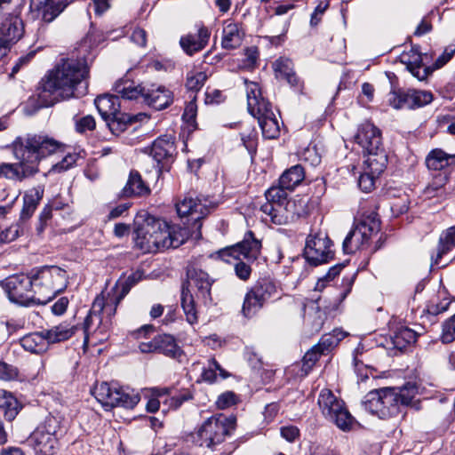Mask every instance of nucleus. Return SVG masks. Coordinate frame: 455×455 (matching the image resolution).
<instances>
[{"label": "nucleus", "mask_w": 455, "mask_h": 455, "mask_svg": "<svg viewBox=\"0 0 455 455\" xmlns=\"http://www.w3.org/2000/svg\"><path fill=\"white\" fill-rule=\"evenodd\" d=\"M18 163L0 164V178L21 181L38 172V164L45 157L65 151V144L39 134L18 136L9 146Z\"/></svg>", "instance_id": "nucleus-1"}, {"label": "nucleus", "mask_w": 455, "mask_h": 455, "mask_svg": "<svg viewBox=\"0 0 455 455\" xmlns=\"http://www.w3.org/2000/svg\"><path fill=\"white\" fill-rule=\"evenodd\" d=\"M88 74L89 68L84 59H61L46 75L44 92L57 100L78 98L83 94L78 86Z\"/></svg>", "instance_id": "nucleus-2"}, {"label": "nucleus", "mask_w": 455, "mask_h": 455, "mask_svg": "<svg viewBox=\"0 0 455 455\" xmlns=\"http://www.w3.org/2000/svg\"><path fill=\"white\" fill-rule=\"evenodd\" d=\"M188 232L179 226L148 218L137 230L136 243L147 252H156L169 248H178L187 240Z\"/></svg>", "instance_id": "nucleus-3"}, {"label": "nucleus", "mask_w": 455, "mask_h": 455, "mask_svg": "<svg viewBox=\"0 0 455 455\" xmlns=\"http://www.w3.org/2000/svg\"><path fill=\"white\" fill-rule=\"evenodd\" d=\"M116 308L105 306L103 299H96L83 323L84 334V346L90 343L97 345L108 338V331L112 324L110 315L115 314Z\"/></svg>", "instance_id": "nucleus-4"}, {"label": "nucleus", "mask_w": 455, "mask_h": 455, "mask_svg": "<svg viewBox=\"0 0 455 455\" xmlns=\"http://www.w3.org/2000/svg\"><path fill=\"white\" fill-rule=\"evenodd\" d=\"M29 273L36 297L44 299L45 304L67 287V272L57 266H44Z\"/></svg>", "instance_id": "nucleus-5"}, {"label": "nucleus", "mask_w": 455, "mask_h": 455, "mask_svg": "<svg viewBox=\"0 0 455 455\" xmlns=\"http://www.w3.org/2000/svg\"><path fill=\"white\" fill-rule=\"evenodd\" d=\"M236 427L234 415L226 416L222 413L207 419L197 431L199 445L212 447L222 443L227 435H230Z\"/></svg>", "instance_id": "nucleus-6"}, {"label": "nucleus", "mask_w": 455, "mask_h": 455, "mask_svg": "<svg viewBox=\"0 0 455 455\" xmlns=\"http://www.w3.org/2000/svg\"><path fill=\"white\" fill-rule=\"evenodd\" d=\"M30 273L16 274L4 281V289L9 299L20 306L45 305V299L36 297Z\"/></svg>", "instance_id": "nucleus-7"}, {"label": "nucleus", "mask_w": 455, "mask_h": 455, "mask_svg": "<svg viewBox=\"0 0 455 455\" xmlns=\"http://www.w3.org/2000/svg\"><path fill=\"white\" fill-rule=\"evenodd\" d=\"M318 405L323 416L343 431L352 429L355 420L345 406L330 389H323L318 396Z\"/></svg>", "instance_id": "nucleus-8"}, {"label": "nucleus", "mask_w": 455, "mask_h": 455, "mask_svg": "<svg viewBox=\"0 0 455 455\" xmlns=\"http://www.w3.org/2000/svg\"><path fill=\"white\" fill-rule=\"evenodd\" d=\"M399 395L396 389L385 387L369 392L363 402L366 411L377 415L380 419L396 416L399 413Z\"/></svg>", "instance_id": "nucleus-9"}, {"label": "nucleus", "mask_w": 455, "mask_h": 455, "mask_svg": "<svg viewBox=\"0 0 455 455\" xmlns=\"http://www.w3.org/2000/svg\"><path fill=\"white\" fill-rule=\"evenodd\" d=\"M281 291L275 283L269 279L259 280L246 293L242 312L251 317L270 299H279Z\"/></svg>", "instance_id": "nucleus-10"}, {"label": "nucleus", "mask_w": 455, "mask_h": 455, "mask_svg": "<svg viewBox=\"0 0 455 455\" xmlns=\"http://www.w3.org/2000/svg\"><path fill=\"white\" fill-rule=\"evenodd\" d=\"M93 395L106 410L117 406L133 409L140 400L138 394L128 393L116 383L102 382L95 387Z\"/></svg>", "instance_id": "nucleus-11"}, {"label": "nucleus", "mask_w": 455, "mask_h": 455, "mask_svg": "<svg viewBox=\"0 0 455 455\" xmlns=\"http://www.w3.org/2000/svg\"><path fill=\"white\" fill-rule=\"evenodd\" d=\"M58 420L50 417L45 419L29 438L36 455H59L60 443L57 437Z\"/></svg>", "instance_id": "nucleus-12"}, {"label": "nucleus", "mask_w": 455, "mask_h": 455, "mask_svg": "<svg viewBox=\"0 0 455 455\" xmlns=\"http://www.w3.org/2000/svg\"><path fill=\"white\" fill-rule=\"evenodd\" d=\"M331 241L325 234H311L306 241L304 249L305 259L314 266L326 263L334 255L333 251L331 249Z\"/></svg>", "instance_id": "nucleus-13"}, {"label": "nucleus", "mask_w": 455, "mask_h": 455, "mask_svg": "<svg viewBox=\"0 0 455 455\" xmlns=\"http://www.w3.org/2000/svg\"><path fill=\"white\" fill-rule=\"evenodd\" d=\"M260 249V241L254 237L251 231H248L243 241L233 246L220 250L219 255L227 262H230L231 258L235 260L240 259L241 256L248 261H254L259 257Z\"/></svg>", "instance_id": "nucleus-14"}, {"label": "nucleus", "mask_w": 455, "mask_h": 455, "mask_svg": "<svg viewBox=\"0 0 455 455\" xmlns=\"http://www.w3.org/2000/svg\"><path fill=\"white\" fill-rule=\"evenodd\" d=\"M215 207L207 197L188 194L176 204L177 212L180 217L191 216L197 222L206 217Z\"/></svg>", "instance_id": "nucleus-15"}, {"label": "nucleus", "mask_w": 455, "mask_h": 455, "mask_svg": "<svg viewBox=\"0 0 455 455\" xmlns=\"http://www.w3.org/2000/svg\"><path fill=\"white\" fill-rule=\"evenodd\" d=\"M24 34V25L18 14L0 12V44L9 51Z\"/></svg>", "instance_id": "nucleus-16"}, {"label": "nucleus", "mask_w": 455, "mask_h": 455, "mask_svg": "<svg viewBox=\"0 0 455 455\" xmlns=\"http://www.w3.org/2000/svg\"><path fill=\"white\" fill-rule=\"evenodd\" d=\"M247 109L257 120L274 113L271 103L261 93L259 84L245 80Z\"/></svg>", "instance_id": "nucleus-17"}, {"label": "nucleus", "mask_w": 455, "mask_h": 455, "mask_svg": "<svg viewBox=\"0 0 455 455\" xmlns=\"http://www.w3.org/2000/svg\"><path fill=\"white\" fill-rule=\"evenodd\" d=\"M71 3V0H31L30 9L45 22L55 20Z\"/></svg>", "instance_id": "nucleus-18"}, {"label": "nucleus", "mask_w": 455, "mask_h": 455, "mask_svg": "<svg viewBox=\"0 0 455 455\" xmlns=\"http://www.w3.org/2000/svg\"><path fill=\"white\" fill-rule=\"evenodd\" d=\"M173 101V93L164 86L154 84L146 86L143 102L148 106L162 110L169 107Z\"/></svg>", "instance_id": "nucleus-19"}, {"label": "nucleus", "mask_w": 455, "mask_h": 455, "mask_svg": "<svg viewBox=\"0 0 455 455\" xmlns=\"http://www.w3.org/2000/svg\"><path fill=\"white\" fill-rule=\"evenodd\" d=\"M355 141L364 152L377 150L381 147V134L372 124L364 123L358 128V132L355 135Z\"/></svg>", "instance_id": "nucleus-20"}, {"label": "nucleus", "mask_w": 455, "mask_h": 455, "mask_svg": "<svg viewBox=\"0 0 455 455\" xmlns=\"http://www.w3.org/2000/svg\"><path fill=\"white\" fill-rule=\"evenodd\" d=\"M188 277L189 284L196 288V298L202 299L205 305L211 303L212 281L210 279L209 275L201 269H188Z\"/></svg>", "instance_id": "nucleus-21"}, {"label": "nucleus", "mask_w": 455, "mask_h": 455, "mask_svg": "<svg viewBox=\"0 0 455 455\" xmlns=\"http://www.w3.org/2000/svg\"><path fill=\"white\" fill-rule=\"evenodd\" d=\"M244 31L238 23L229 20L224 21L222 28L221 46L226 50H234L241 46Z\"/></svg>", "instance_id": "nucleus-22"}, {"label": "nucleus", "mask_w": 455, "mask_h": 455, "mask_svg": "<svg viewBox=\"0 0 455 455\" xmlns=\"http://www.w3.org/2000/svg\"><path fill=\"white\" fill-rule=\"evenodd\" d=\"M292 208L293 204H286L285 206H281V204L267 200V203L261 205L260 210L270 218L273 223L283 225L293 219Z\"/></svg>", "instance_id": "nucleus-23"}, {"label": "nucleus", "mask_w": 455, "mask_h": 455, "mask_svg": "<svg viewBox=\"0 0 455 455\" xmlns=\"http://www.w3.org/2000/svg\"><path fill=\"white\" fill-rule=\"evenodd\" d=\"M210 35L208 28L202 27L198 29L197 33L182 36L180 40V44L187 54L193 55L206 46Z\"/></svg>", "instance_id": "nucleus-24"}, {"label": "nucleus", "mask_w": 455, "mask_h": 455, "mask_svg": "<svg viewBox=\"0 0 455 455\" xmlns=\"http://www.w3.org/2000/svg\"><path fill=\"white\" fill-rule=\"evenodd\" d=\"M44 189L41 186L27 190L23 196V206L20 213L19 221L24 224L36 212L39 203L43 199Z\"/></svg>", "instance_id": "nucleus-25"}, {"label": "nucleus", "mask_w": 455, "mask_h": 455, "mask_svg": "<svg viewBox=\"0 0 455 455\" xmlns=\"http://www.w3.org/2000/svg\"><path fill=\"white\" fill-rule=\"evenodd\" d=\"M95 106L104 121L120 116V100L117 95L106 94L98 96L94 100Z\"/></svg>", "instance_id": "nucleus-26"}, {"label": "nucleus", "mask_w": 455, "mask_h": 455, "mask_svg": "<svg viewBox=\"0 0 455 455\" xmlns=\"http://www.w3.org/2000/svg\"><path fill=\"white\" fill-rule=\"evenodd\" d=\"M146 85L135 84L129 79H120L114 85V91L124 100H137L144 97Z\"/></svg>", "instance_id": "nucleus-27"}, {"label": "nucleus", "mask_w": 455, "mask_h": 455, "mask_svg": "<svg viewBox=\"0 0 455 455\" xmlns=\"http://www.w3.org/2000/svg\"><path fill=\"white\" fill-rule=\"evenodd\" d=\"M174 151L175 146L172 138L169 135H164L153 142L150 155L157 163H161L172 157Z\"/></svg>", "instance_id": "nucleus-28"}, {"label": "nucleus", "mask_w": 455, "mask_h": 455, "mask_svg": "<svg viewBox=\"0 0 455 455\" xmlns=\"http://www.w3.org/2000/svg\"><path fill=\"white\" fill-rule=\"evenodd\" d=\"M363 161L364 169L375 175H379L385 170L387 163V156L384 149L379 147L377 150L365 152Z\"/></svg>", "instance_id": "nucleus-29"}, {"label": "nucleus", "mask_w": 455, "mask_h": 455, "mask_svg": "<svg viewBox=\"0 0 455 455\" xmlns=\"http://www.w3.org/2000/svg\"><path fill=\"white\" fill-rule=\"evenodd\" d=\"M273 68L277 78L286 80L293 87L299 85V79L293 70V63L290 59L280 57L274 62Z\"/></svg>", "instance_id": "nucleus-30"}, {"label": "nucleus", "mask_w": 455, "mask_h": 455, "mask_svg": "<svg viewBox=\"0 0 455 455\" xmlns=\"http://www.w3.org/2000/svg\"><path fill=\"white\" fill-rule=\"evenodd\" d=\"M77 329L76 325H70L67 322H63L51 329L43 330V333H44L48 344H53L70 339Z\"/></svg>", "instance_id": "nucleus-31"}, {"label": "nucleus", "mask_w": 455, "mask_h": 455, "mask_svg": "<svg viewBox=\"0 0 455 455\" xmlns=\"http://www.w3.org/2000/svg\"><path fill=\"white\" fill-rule=\"evenodd\" d=\"M20 346L30 353L41 354L47 350L48 342L43 331L25 335L20 339Z\"/></svg>", "instance_id": "nucleus-32"}, {"label": "nucleus", "mask_w": 455, "mask_h": 455, "mask_svg": "<svg viewBox=\"0 0 455 455\" xmlns=\"http://www.w3.org/2000/svg\"><path fill=\"white\" fill-rule=\"evenodd\" d=\"M428 169L439 171L455 164V154H447L443 149L435 148L429 152L426 158Z\"/></svg>", "instance_id": "nucleus-33"}, {"label": "nucleus", "mask_w": 455, "mask_h": 455, "mask_svg": "<svg viewBox=\"0 0 455 455\" xmlns=\"http://www.w3.org/2000/svg\"><path fill=\"white\" fill-rule=\"evenodd\" d=\"M401 61L406 65L407 68L419 80L426 79L429 74L428 68H422L421 54L411 51V53H403L401 56Z\"/></svg>", "instance_id": "nucleus-34"}, {"label": "nucleus", "mask_w": 455, "mask_h": 455, "mask_svg": "<svg viewBox=\"0 0 455 455\" xmlns=\"http://www.w3.org/2000/svg\"><path fill=\"white\" fill-rule=\"evenodd\" d=\"M123 192L125 196H142L148 195L150 193V189L145 184L140 174L137 171H131L129 179Z\"/></svg>", "instance_id": "nucleus-35"}, {"label": "nucleus", "mask_w": 455, "mask_h": 455, "mask_svg": "<svg viewBox=\"0 0 455 455\" xmlns=\"http://www.w3.org/2000/svg\"><path fill=\"white\" fill-rule=\"evenodd\" d=\"M20 409V405L12 393L0 389V410L3 411L4 418L9 421L13 420Z\"/></svg>", "instance_id": "nucleus-36"}, {"label": "nucleus", "mask_w": 455, "mask_h": 455, "mask_svg": "<svg viewBox=\"0 0 455 455\" xmlns=\"http://www.w3.org/2000/svg\"><path fill=\"white\" fill-rule=\"evenodd\" d=\"M305 178L304 169L297 164L286 170L279 179V184L289 191L294 189Z\"/></svg>", "instance_id": "nucleus-37"}, {"label": "nucleus", "mask_w": 455, "mask_h": 455, "mask_svg": "<svg viewBox=\"0 0 455 455\" xmlns=\"http://www.w3.org/2000/svg\"><path fill=\"white\" fill-rule=\"evenodd\" d=\"M355 228L357 230H360V233L365 237V241L369 242L373 235L379 233L380 221L377 213L371 212L369 215L363 216Z\"/></svg>", "instance_id": "nucleus-38"}, {"label": "nucleus", "mask_w": 455, "mask_h": 455, "mask_svg": "<svg viewBox=\"0 0 455 455\" xmlns=\"http://www.w3.org/2000/svg\"><path fill=\"white\" fill-rule=\"evenodd\" d=\"M158 353H162L174 359H180L182 355L181 348L177 345L175 339L171 335H158Z\"/></svg>", "instance_id": "nucleus-39"}, {"label": "nucleus", "mask_w": 455, "mask_h": 455, "mask_svg": "<svg viewBox=\"0 0 455 455\" xmlns=\"http://www.w3.org/2000/svg\"><path fill=\"white\" fill-rule=\"evenodd\" d=\"M455 247V226L449 228L439 239L438 250L435 259H434L433 265H439L440 259L443 255L450 251Z\"/></svg>", "instance_id": "nucleus-40"}, {"label": "nucleus", "mask_w": 455, "mask_h": 455, "mask_svg": "<svg viewBox=\"0 0 455 455\" xmlns=\"http://www.w3.org/2000/svg\"><path fill=\"white\" fill-rule=\"evenodd\" d=\"M258 123L264 138L272 140L279 136L280 127L275 113L258 119Z\"/></svg>", "instance_id": "nucleus-41"}, {"label": "nucleus", "mask_w": 455, "mask_h": 455, "mask_svg": "<svg viewBox=\"0 0 455 455\" xmlns=\"http://www.w3.org/2000/svg\"><path fill=\"white\" fill-rule=\"evenodd\" d=\"M368 242L365 237L357 230L356 228L350 230L343 242V251L345 253H353L355 251L362 249Z\"/></svg>", "instance_id": "nucleus-42"}, {"label": "nucleus", "mask_w": 455, "mask_h": 455, "mask_svg": "<svg viewBox=\"0 0 455 455\" xmlns=\"http://www.w3.org/2000/svg\"><path fill=\"white\" fill-rule=\"evenodd\" d=\"M181 307L186 315L187 321L190 324L197 323V310L193 295L184 287L181 293Z\"/></svg>", "instance_id": "nucleus-43"}, {"label": "nucleus", "mask_w": 455, "mask_h": 455, "mask_svg": "<svg viewBox=\"0 0 455 455\" xmlns=\"http://www.w3.org/2000/svg\"><path fill=\"white\" fill-rule=\"evenodd\" d=\"M416 332L409 328H401L392 338L394 347L399 350H403L408 345L416 342Z\"/></svg>", "instance_id": "nucleus-44"}, {"label": "nucleus", "mask_w": 455, "mask_h": 455, "mask_svg": "<svg viewBox=\"0 0 455 455\" xmlns=\"http://www.w3.org/2000/svg\"><path fill=\"white\" fill-rule=\"evenodd\" d=\"M25 231V226L19 220L9 227L3 228L0 227V244L8 243L22 235Z\"/></svg>", "instance_id": "nucleus-45"}, {"label": "nucleus", "mask_w": 455, "mask_h": 455, "mask_svg": "<svg viewBox=\"0 0 455 455\" xmlns=\"http://www.w3.org/2000/svg\"><path fill=\"white\" fill-rule=\"evenodd\" d=\"M389 104L396 109L408 108L411 109V94L410 89L398 90L390 92L388 98Z\"/></svg>", "instance_id": "nucleus-46"}, {"label": "nucleus", "mask_w": 455, "mask_h": 455, "mask_svg": "<svg viewBox=\"0 0 455 455\" xmlns=\"http://www.w3.org/2000/svg\"><path fill=\"white\" fill-rule=\"evenodd\" d=\"M287 188H284L278 184V186H273L266 192V199L270 202H274L276 204H281V206H285L286 204H293L294 202H291L287 200Z\"/></svg>", "instance_id": "nucleus-47"}, {"label": "nucleus", "mask_w": 455, "mask_h": 455, "mask_svg": "<svg viewBox=\"0 0 455 455\" xmlns=\"http://www.w3.org/2000/svg\"><path fill=\"white\" fill-rule=\"evenodd\" d=\"M411 94V109L422 108L433 100V94L428 91H421L410 89Z\"/></svg>", "instance_id": "nucleus-48"}, {"label": "nucleus", "mask_w": 455, "mask_h": 455, "mask_svg": "<svg viewBox=\"0 0 455 455\" xmlns=\"http://www.w3.org/2000/svg\"><path fill=\"white\" fill-rule=\"evenodd\" d=\"M207 80V75L203 71H190L187 75L186 86L191 92H198Z\"/></svg>", "instance_id": "nucleus-49"}, {"label": "nucleus", "mask_w": 455, "mask_h": 455, "mask_svg": "<svg viewBox=\"0 0 455 455\" xmlns=\"http://www.w3.org/2000/svg\"><path fill=\"white\" fill-rule=\"evenodd\" d=\"M217 371H220V375L222 378L227 377L226 371L220 367L219 363L214 358H212L209 360L207 368H204L202 372V379L209 383L214 382L217 379Z\"/></svg>", "instance_id": "nucleus-50"}, {"label": "nucleus", "mask_w": 455, "mask_h": 455, "mask_svg": "<svg viewBox=\"0 0 455 455\" xmlns=\"http://www.w3.org/2000/svg\"><path fill=\"white\" fill-rule=\"evenodd\" d=\"M416 394L417 387L411 383H407L398 391L396 390V395H399V398L397 399L399 406L411 404Z\"/></svg>", "instance_id": "nucleus-51"}, {"label": "nucleus", "mask_w": 455, "mask_h": 455, "mask_svg": "<svg viewBox=\"0 0 455 455\" xmlns=\"http://www.w3.org/2000/svg\"><path fill=\"white\" fill-rule=\"evenodd\" d=\"M451 302L448 299H443L440 300L438 298H434L429 300L427 306V312L433 315H437L446 311Z\"/></svg>", "instance_id": "nucleus-52"}, {"label": "nucleus", "mask_w": 455, "mask_h": 455, "mask_svg": "<svg viewBox=\"0 0 455 455\" xmlns=\"http://www.w3.org/2000/svg\"><path fill=\"white\" fill-rule=\"evenodd\" d=\"M379 175L363 170L358 180V186L363 192H371L375 187V181Z\"/></svg>", "instance_id": "nucleus-53"}, {"label": "nucleus", "mask_w": 455, "mask_h": 455, "mask_svg": "<svg viewBox=\"0 0 455 455\" xmlns=\"http://www.w3.org/2000/svg\"><path fill=\"white\" fill-rule=\"evenodd\" d=\"M441 339L445 344L455 340V315L443 323Z\"/></svg>", "instance_id": "nucleus-54"}, {"label": "nucleus", "mask_w": 455, "mask_h": 455, "mask_svg": "<svg viewBox=\"0 0 455 455\" xmlns=\"http://www.w3.org/2000/svg\"><path fill=\"white\" fill-rule=\"evenodd\" d=\"M96 127V122L92 116L87 115L77 118L75 121V129L79 133H84L88 131H93Z\"/></svg>", "instance_id": "nucleus-55"}, {"label": "nucleus", "mask_w": 455, "mask_h": 455, "mask_svg": "<svg viewBox=\"0 0 455 455\" xmlns=\"http://www.w3.org/2000/svg\"><path fill=\"white\" fill-rule=\"evenodd\" d=\"M105 122L111 132L115 135H118L124 131L127 125L126 116L123 113H121L120 116H116V118L111 117L108 121Z\"/></svg>", "instance_id": "nucleus-56"}, {"label": "nucleus", "mask_w": 455, "mask_h": 455, "mask_svg": "<svg viewBox=\"0 0 455 455\" xmlns=\"http://www.w3.org/2000/svg\"><path fill=\"white\" fill-rule=\"evenodd\" d=\"M237 402V395L232 391H227L219 395L216 405L218 409L225 410L235 405Z\"/></svg>", "instance_id": "nucleus-57"}, {"label": "nucleus", "mask_w": 455, "mask_h": 455, "mask_svg": "<svg viewBox=\"0 0 455 455\" xmlns=\"http://www.w3.org/2000/svg\"><path fill=\"white\" fill-rule=\"evenodd\" d=\"M141 278L142 273L140 271H136L128 275L127 278L120 283L121 296H125L130 291L131 288L138 283Z\"/></svg>", "instance_id": "nucleus-58"}, {"label": "nucleus", "mask_w": 455, "mask_h": 455, "mask_svg": "<svg viewBox=\"0 0 455 455\" xmlns=\"http://www.w3.org/2000/svg\"><path fill=\"white\" fill-rule=\"evenodd\" d=\"M324 354L321 348L317 347V344L315 345L310 350H308L303 357V366L310 369Z\"/></svg>", "instance_id": "nucleus-59"}, {"label": "nucleus", "mask_w": 455, "mask_h": 455, "mask_svg": "<svg viewBox=\"0 0 455 455\" xmlns=\"http://www.w3.org/2000/svg\"><path fill=\"white\" fill-rule=\"evenodd\" d=\"M18 373L16 367L0 361V380H13L18 377Z\"/></svg>", "instance_id": "nucleus-60"}, {"label": "nucleus", "mask_w": 455, "mask_h": 455, "mask_svg": "<svg viewBox=\"0 0 455 455\" xmlns=\"http://www.w3.org/2000/svg\"><path fill=\"white\" fill-rule=\"evenodd\" d=\"M295 5L293 4H278L275 5H270L267 7V12L269 13L270 18L273 16H281L288 13L290 11L293 10Z\"/></svg>", "instance_id": "nucleus-61"}, {"label": "nucleus", "mask_w": 455, "mask_h": 455, "mask_svg": "<svg viewBox=\"0 0 455 455\" xmlns=\"http://www.w3.org/2000/svg\"><path fill=\"white\" fill-rule=\"evenodd\" d=\"M77 156L76 155L68 154L61 162L54 164L52 168V172H60L72 167L76 162Z\"/></svg>", "instance_id": "nucleus-62"}, {"label": "nucleus", "mask_w": 455, "mask_h": 455, "mask_svg": "<svg viewBox=\"0 0 455 455\" xmlns=\"http://www.w3.org/2000/svg\"><path fill=\"white\" fill-rule=\"evenodd\" d=\"M237 260L238 261L235 263V275L241 280L246 281L251 276V267L248 263L241 261L240 259Z\"/></svg>", "instance_id": "nucleus-63"}, {"label": "nucleus", "mask_w": 455, "mask_h": 455, "mask_svg": "<svg viewBox=\"0 0 455 455\" xmlns=\"http://www.w3.org/2000/svg\"><path fill=\"white\" fill-rule=\"evenodd\" d=\"M52 208L46 204L43 210L41 211L39 217H38V224L36 226V231L38 234H41L44 232L47 221L52 219Z\"/></svg>", "instance_id": "nucleus-64"}]
</instances>
